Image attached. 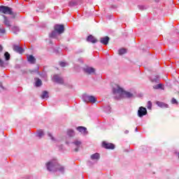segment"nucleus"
<instances>
[{
	"label": "nucleus",
	"mask_w": 179,
	"mask_h": 179,
	"mask_svg": "<svg viewBox=\"0 0 179 179\" xmlns=\"http://www.w3.org/2000/svg\"><path fill=\"white\" fill-rule=\"evenodd\" d=\"M83 71L85 73H87V75H94V72H96V69L90 66H86L83 69Z\"/></svg>",
	"instance_id": "obj_6"
},
{
	"label": "nucleus",
	"mask_w": 179,
	"mask_h": 179,
	"mask_svg": "<svg viewBox=\"0 0 179 179\" xmlns=\"http://www.w3.org/2000/svg\"><path fill=\"white\" fill-rule=\"evenodd\" d=\"M41 99H48V92L47 91H44L41 95Z\"/></svg>",
	"instance_id": "obj_27"
},
{
	"label": "nucleus",
	"mask_w": 179,
	"mask_h": 179,
	"mask_svg": "<svg viewBox=\"0 0 179 179\" xmlns=\"http://www.w3.org/2000/svg\"><path fill=\"white\" fill-rule=\"evenodd\" d=\"M67 135L69 136H75V131L72 129H69L67 131Z\"/></svg>",
	"instance_id": "obj_26"
},
{
	"label": "nucleus",
	"mask_w": 179,
	"mask_h": 179,
	"mask_svg": "<svg viewBox=\"0 0 179 179\" xmlns=\"http://www.w3.org/2000/svg\"><path fill=\"white\" fill-rule=\"evenodd\" d=\"M172 104H178V102H177V100L174 98L172 99L171 100Z\"/></svg>",
	"instance_id": "obj_32"
},
{
	"label": "nucleus",
	"mask_w": 179,
	"mask_h": 179,
	"mask_svg": "<svg viewBox=\"0 0 179 179\" xmlns=\"http://www.w3.org/2000/svg\"><path fill=\"white\" fill-rule=\"evenodd\" d=\"M3 17H4L3 23H4L5 26H6L7 27H10V21H9V20H8L6 16L3 15Z\"/></svg>",
	"instance_id": "obj_17"
},
{
	"label": "nucleus",
	"mask_w": 179,
	"mask_h": 179,
	"mask_svg": "<svg viewBox=\"0 0 179 179\" xmlns=\"http://www.w3.org/2000/svg\"><path fill=\"white\" fill-rule=\"evenodd\" d=\"M5 29H4V28H2V29H0V33L1 34H5Z\"/></svg>",
	"instance_id": "obj_35"
},
{
	"label": "nucleus",
	"mask_w": 179,
	"mask_h": 179,
	"mask_svg": "<svg viewBox=\"0 0 179 179\" xmlns=\"http://www.w3.org/2000/svg\"><path fill=\"white\" fill-rule=\"evenodd\" d=\"M46 167L48 171H60L64 173V166H62L58 164L57 159H52L46 164Z\"/></svg>",
	"instance_id": "obj_1"
},
{
	"label": "nucleus",
	"mask_w": 179,
	"mask_h": 179,
	"mask_svg": "<svg viewBox=\"0 0 179 179\" xmlns=\"http://www.w3.org/2000/svg\"><path fill=\"white\" fill-rule=\"evenodd\" d=\"M37 71H38V68H37L36 70H35V71H32V72H37Z\"/></svg>",
	"instance_id": "obj_38"
},
{
	"label": "nucleus",
	"mask_w": 179,
	"mask_h": 179,
	"mask_svg": "<svg viewBox=\"0 0 179 179\" xmlns=\"http://www.w3.org/2000/svg\"><path fill=\"white\" fill-rule=\"evenodd\" d=\"M73 144L76 146V148H75V152H78L79 150V148H80L82 145V142H80V141H75Z\"/></svg>",
	"instance_id": "obj_14"
},
{
	"label": "nucleus",
	"mask_w": 179,
	"mask_h": 179,
	"mask_svg": "<svg viewBox=\"0 0 179 179\" xmlns=\"http://www.w3.org/2000/svg\"><path fill=\"white\" fill-rule=\"evenodd\" d=\"M146 114H148L146 108L141 106L138 108V116L140 117V118H142V117H143V115H146Z\"/></svg>",
	"instance_id": "obj_5"
},
{
	"label": "nucleus",
	"mask_w": 179,
	"mask_h": 179,
	"mask_svg": "<svg viewBox=\"0 0 179 179\" xmlns=\"http://www.w3.org/2000/svg\"><path fill=\"white\" fill-rule=\"evenodd\" d=\"M0 66H5V62L0 59Z\"/></svg>",
	"instance_id": "obj_31"
},
{
	"label": "nucleus",
	"mask_w": 179,
	"mask_h": 179,
	"mask_svg": "<svg viewBox=\"0 0 179 179\" xmlns=\"http://www.w3.org/2000/svg\"><path fill=\"white\" fill-rule=\"evenodd\" d=\"M151 80L152 82H159V76H152Z\"/></svg>",
	"instance_id": "obj_28"
},
{
	"label": "nucleus",
	"mask_w": 179,
	"mask_h": 179,
	"mask_svg": "<svg viewBox=\"0 0 179 179\" xmlns=\"http://www.w3.org/2000/svg\"><path fill=\"white\" fill-rule=\"evenodd\" d=\"M44 135V131L43 130H38L37 131V135L38 138H43V136Z\"/></svg>",
	"instance_id": "obj_23"
},
{
	"label": "nucleus",
	"mask_w": 179,
	"mask_h": 179,
	"mask_svg": "<svg viewBox=\"0 0 179 179\" xmlns=\"http://www.w3.org/2000/svg\"><path fill=\"white\" fill-rule=\"evenodd\" d=\"M13 50L15 51V52H18V54H22V52L24 51L19 45H14Z\"/></svg>",
	"instance_id": "obj_11"
},
{
	"label": "nucleus",
	"mask_w": 179,
	"mask_h": 179,
	"mask_svg": "<svg viewBox=\"0 0 179 179\" xmlns=\"http://www.w3.org/2000/svg\"><path fill=\"white\" fill-rule=\"evenodd\" d=\"M15 30H19V28L18 27H15Z\"/></svg>",
	"instance_id": "obj_41"
},
{
	"label": "nucleus",
	"mask_w": 179,
	"mask_h": 179,
	"mask_svg": "<svg viewBox=\"0 0 179 179\" xmlns=\"http://www.w3.org/2000/svg\"><path fill=\"white\" fill-rule=\"evenodd\" d=\"M58 32L57 31H52L51 34L50 35V37H52V38H57V36H58Z\"/></svg>",
	"instance_id": "obj_20"
},
{
	"label": "nucleus",
	"mask_w": 179,
	"mask_h": 179,
	"mask_svg": "<svg viewBox=\"0 0 179 179\" xmlns=\"http://www.w3.org/2000/svg\"><path fill=\"white\" fill-rule=\"evenodd\" d=\"M53 80L56 82V83H59V85H64V78L59 75H55L53 76Z\"/></svg>",
	"instance_id": "obj_7"
},
{
	"label": "nucleus",
	"mask_w": 179,
	"mask_h": 179,
	"mask_svg": "<svg viewBox=\"0 0 179 179\" xmlns=\"http://www.w3.org/2000/svg\"><path fill=\"white\" fill-rule=\"evenodd\" d=\"M83 99L85 103H94L96 101V98L94 96L87 94L83 95Z\"/></svg>",
	"instance_id": "obj_4"
},
{
	"label": "nucleus",
	"mask_w": 179,
	"mask_h": 179,
	"mask_svg": "<svg viewBox=\"0 0 179 179\" xmlns=\"http://www.w3.org/2000/svg\"><path fill=\"white\" fill-rule=\"evenodd\" d=\"M119 55H124V54H127V49L122 48L118 50Z\"/></svg>",
	"instance_id": "obj_22"
},
{
	"label": "nucleus",
	"mask_w": 179,
	"mask_h": 179,
	"mask_svg": "<svg viewBox=\"0 0 179 179\" xmlns=\"http://www.w3.org/2000/svg\"><path fill=\"white\" fill-rule=\"evenodd\" d=\"M59 65H60V66H62V67L66 66V63H65V62H60Z\"/></svg>",
	"instance_id": "obj_36"
},
{
	"label": "nucleus",
	"mask_w": 179,
	"mask_h": 179,
	"mask_svg": "<svg viewBox=\"0 0 179 179\" xmlns=\"http://www.w3.org/2000/svg\"><path fill=\"white\" fill-rule=\"evenodd\" d=\"M87 41L94 44V43H97V39H96V38H94V36H93L92 35H90L87 38Z\"/></svg>",
	"instance_id": "obj_13"
},
{
	"label": "nucleus",
	"mask_w": 179,
	"mask_h": 179,
	"mask_svg": "<svg viewBox=\"0 0 179 179\" xmlns=\"http://www.w3.org/2000/svg\"><path fill=\"white\" fill-rule=\"evenodd\" d=\"M99 159H100V154L97 152L91 155L92 160H99Z\"/></svg>",
	"instance_id": "obj_18"
},
{
	"label": "nucleus",
	"mask_w": 179,
	"mask_h": 179,
	"mask_svg": "<svg viewBox=\"0 0 179 179\" xmlns=\"http://www.w3.org/2000/svg\"><path fill=\"white\" fill-rule=\"evenodd\" d=\"M28 62H30V64H36V58L33 55H29L27 57Z\"/></svg>",
	"instance_id": "obj_15"
},
{
	"label": "nucleus",
	"mask_w": 179,
	"mask_h": 179,
	"mask_svg": "<svg viewBox=\"0 0 179 179\" xmlns=\"http://www.w3.org/2000/svg\"><path fill=\"white\" fill-rule=\"evenodd\" d=\"M77 131L78 132H80V134H83V135H87V129L85 127H78L76 128Z\"/></svg>",
	"instance_id": "obj_10"
},
{
	"label": "nucleus",
	"mask_w": 179,
	"mask_h": 179,
	"mask_svg": "<svg viewBox=\"0 0 179 179\" xmlns=\"http://www.w3.org/2000/svg\"><path fill=\"white\" fill-rule=\"evenodd\" d=\"M113 94H117L118 96L117 99H121L122 97L131 99V97H134V94L124 91V90L118 85H116V87L113 88Z\"/></svg>",
	"instance_id": "obj_2"
},
{
	"label": "nucleus",
	"mask_w": 179,
	"mask_h": 179,
	"mask_svg": "<svg viewBox=\"0 0 179 179\" xmlns=\"http://www.w3.org/2000/svg\"><path fill=\"white\" fill-rule=\"evenodd\" d=\"M148 110L152 109V102H150V101L148 102Z\"/></svg>",
	"instance_id": "obj_29"
},
{
	"label": "nucleus",
	"mask_w": 179,
	"mask_h": 179,
	"mask_svg": "<svg viewBox=\"0 0 179 179\" xmlns=\"http://www.w3.org/2000/svg\"><path fill=\"white\" fill-rule=\"evenodd\" d=\"M138 8L141 10H145V9H146V7H145V6H138Z\"/></svg>",
	"instance_id": "obj_30"
},
{
	"label": "nucleus",
	"mask_w": 179,
	"mask_h": 179,
	"mask_svg": "<svg viewBox=\"0 0 179 179\" xmlns=\"http://www.w3.org/2000/svg\"><path fill=\"white\" fill-rule=\"evenodd\" d=\"M102 146L103 148H104L105 149H114V148H115V146L114 145V144L113 143H107L106 141H103L102 143Z\"/></svg>",
	"instance_id": "obj_9"
},
{
	"label": "nucleus",
	"mask_w": 179,
	"mask_h": 179,
	"mask_svg": "<svg viewBox=\"0 0 179 179\" xmlns=\"http://www.w3.org/2000/svg\"><path fill=\"white\" fill-rule=\"evenodd\" d=\"M80 2V0H73V1H70L69 6H76V5H78V3H79Z\"/></svg>",
	"instance_id": "obj_19"
},
{
	"label": "nucleus",
	"mask_w": 179,
	"mask_h": 179,
	"mask_svg": "<svg viewBox=\"0 0 179 179\" xmlns=\"http://www.w3.org/2000/svg\"><path fill=\"white\" fill-rule=\"evenodd\" d=\"M0 10L2 13H4V15H13V11L10 7L1 6Z\"/></svg>",
	"instance_id": "obj_3"
},
{
	"label": "nucleus",
	"mask_w": 179,
	"mask_h": 179,
	"mask_svg": "<svg viewBox=\"0 0 179 179\" xmlns=\"http://www.w3.org/2000/svg\"><path fill=\"white\" fill-rule=\"evenodd\" d=\"M157 105L162 108H167L169 107V105L160 101H157Z\"/></svg>",
	"instance_id": "obj_16"
},
{
	"label": "nucleus",
	"mask_w": 179,
	"mask_h": 179,
	"mask_svg": "<svg viewBox=\"0 0 179 179\" xmlns=\"http://www.w3.org/2000/svg\"><path fill=\"white\" fill-rule=\"evenodd\" d=\"M128 132H129L128 130H126V131H124L125 134H128Z\"/></svg>",
	"instance_id": "obj_39"
},
{
	"label": "nucleus",
	"mask_w": 179,
	"mask_h": 179,
	"mask_svg": "<svg viewBox=\"0 0 179 179\" xmlns=\"http://www.w3.org/2000/svg\"><path fill=\"white\" fill-rule=\"evenodd\" d=\"M135 131L136 132H138V128H136Z\"/></svg>",
	"instance_id": "obj_40"
},
{
	"label": "nucleus",
	"mask_w": 179,
	"mask_h": 179,
	"mask_svg": "<svg viewBox=\"0 0 179 179\" xmlns=\"http://www.w3.org/2000/svg\"><path fill=\"white\" fill-rule=\"evenodd\" d=\"M154 89H162V90H164V85H163V84H158L154 86Z\"/></svg>",
	"instance_id": "obj_25"
},
{
	"label": "nucleus",
	"mask_w": 179,
	"mask_h": 179,
	"mask_svg": "<svg viewBox=\"0 0 179 179\" xmlns=\"http://www.w3.org/2000/svg\"><path fill=\"white\" fill-rule=\"evenodd\" d=\"M41 85H43V83L41 82L40 78H36L35 86H36V87H40V86H41Z\"/></svg>",
	"instance_id": "obj_21"
},
{
	"label": "nucleus",
	"mask_w": 179,
	"mask_h": 179,
	"mask_svg": "<svg viewBox=\"0 0 179 179\" xmlns=\"http://www.w3.org/2000/svg\"><path fill=\"white\" fill-rule=\"evenodd\" d=\"M55 30L57 31L58 34H62V33H64L65 29L64 27V25H62V24H56L55 26Z\"/></svg>",
	"instance_id": "obj_8"
},
{
	"label": "nucleus",
	"mask_w": 179,
	"mask_h": 179,
	"mask_svg": "<svg viewBox=\"0 0 179 179\" xmlns=\"http://www.w3.org/2000/svg\"><path fill=\"white\" fill-rule=\"evenodd\" d=\"M106 113H111V108L110 106H108L106 108Z\"/></svg>",
	"instance_id": "obj_33"
},
{
	"label": "nucleus",
	"mask_w": 179,
	"mask_h": 179,
	"mask_svg": "<svg viewBox=\"0 0 179 179\" xmlns=\"http://www.w3.org/2000/svg\"><path fill=\"white\" fill-rule=\"evenodd\" d=\"M2 50H3V48H2V45H0V52L2 51Z\"/></svg>",
	"instance_id": "obj_37"
},
{
	"label": "nucleus",
	"mask_w": 179,
	"mask_h": 179,
	"mask_svg": "<svg viewBox=\"0 0 179 179\" xmlns=\"http://www.w3.org/2000/svg\"><path fill=\"white\" fill-rule=\"evenodd\" d=\"M4 58L6 61H9V59H10V55L9 54V52H6L4 53Z\"/></svg>",
	"instance_id": "obj_24"
},
{
	"label": "nucleus",
	"mask_w": 179,
	"mask_h": 179,
	"mask_svg": "<svg viewBox=\"0 0 179 179\" xmlns=\"http://www.w3.org/2000/svg\"><path fill=\"white\" fill-rule=\"evenodd\" d=\"M48 136L51 138L52 141H55V138L52 137V134H51V133H48Z\"/></svg>",
	"instance_id": "obj_34"
},
{
	"label": "nucleus",
	"mask_w": 179,
	"mask_h": 179,
	"mask_svg": "<svg viewBox=\"0 0 179 179\" xmlns=\"http://www.w3.org/2000/svg\"><path fill=\"white\" fill-rule=\"evenodd\" d=\"M101 43L107 45L108 44V41H110V38L108 36H105L103 38H101Z\"/></svg>",
	"instance_id": "obj_12"
}]
</instances>
